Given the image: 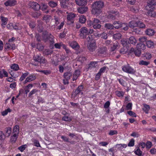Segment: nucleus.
<instances>
[{
    "mask_svg": "<svg viewBox=\"0 0 156 156\" xmlns=\"http://www.w3.org/2000/svg\"><path fill=\"white\" fill-rule=\"evenodd\" d=\"M104 3L100 1H97L92 5L91 12L94 15H98L102 12L101 9L104 6Z\"/></svg>",
    "mask_w": 156,
    "mask_h": 156,
    "instance_id": "f257e3e1",
    "label": "nucleus"
},
{
    "mask_svg": "<svg viewBox=\"0 0 156 156\" xmlns=\"http://www.w3.org/2000/svg\"><path fill=\"white\" fill-rule=\"evenodd\" d=\"M122 69L124 72L130 74H134L136 73L135 69L131 67L128 64L122 66Z\"/></svg>",
    "mask_w": 156,
    "mask_h": 156,
    "instance_id": "f03ea898",
    "label": "nucleus"
},
{
    "mask_svg": "<svg viewBox=\"0 0 156 156\" xmlns=\"http://www.w3.org/2000/svg\"><path fill=\"white\" fill-rule=\"evenodd\" d=\"M80 34H79L80 37L82 39L86 38L88 35V30L86 27H82L79 30Z\"/></svg>",
    "mask_w": 156,
    "mask_h": 156,
    "instance_id": "7ed1b4c3",
    "label": "nucleus"
},
{
    "mask_svg": "<svg viewBox=\"0 0 156 156\" xmlns=\"http://www.w3.org/2000/svg\"><path fill=\"white\" fill-rule=\"evenodd\" d=\"M75 17V15L74 13L71 12L67 16V24L72 26L74 23V19Z\"/></svg>",
    "mask_w": 156,
    "mask_h": 156,
    "instance_id": "20e7f679",
    "label": "nucleus"
},
{
    "mask_svg": "<svg viewBox=\"0 0 156 156\" xmlns=\"http://www.w3.org/2000/svg\"><path fill=\"white\" fill-rule=\"evenodd\" d=\"M87 48L90 52H94L96 49V41L95 40L91 41L87 46Z\"/></svg>",
    "mask_w": 156,
    "mask_h": 156,
    "instance_id": "39448f33",
    "label": "nucleus"
},
{
    "mask_svg": "<svg viewBox=\"0 0 156 156\" xmlns=\"http://www.w3.org/2000/svg\"><path fill=\"white\" fill-rule=\"evenodd\" d=\"M156 5V0H148L147 5L146 6V9L150 10L151 9H155V6Z\"/></svg>",
    "mask_w": 156,
    "mask_h": 156,
    "instance_id": "423d86ee",
    "label": "nucleus"
},
{
    "mask_svg": "<svg viewBox=\"0 0 156 156\" xmlns=\"http://www.w3.org/2000/svg\"><path fill=\"white\" fill-rule=\"evenodd\" d=\"M101 22L99 20L96 18L93 19V27L95 29H100L101 27V25L100 24Z\"/></svg>",
    "mask_w": 156,
    "mask_h": 156,
    "instance_id": "0eeeda50",
    "label": "nucleus"
},
{
    "mask_svg": "<svg viewBox=\"0 0 156 156\" xmlns=\"http://www.w3.org/2000/svg\"><path fill=\"white\" fill-rule=\"evenodd\" d=\"M29 5L31 8L35 10H38L41 8L40 5L36 2H31L29 3Z\"/></svg>",
    "mask_w": 156,
    "mask_h": 156,
    "instance_id": "6e6552de",
    "label": "nucleus"
},
{
    "mask_svg": "<svg viewBox=\"0 0 156 156\" xmlns=\"http://www.w3.org/2000/svg\"><path fill=\"white\" fill-rule=\"evenodd\" d=\"M107 48L106 47H102L99 48L97 50V54L98 55H105L107 53Z\"/></svg>",
    "mask_w": 156,
    "mask_h": 156,
    "instance_id": "1a4fd4ad",
    "label": "nucleus"
},
{
    "mask_svg": "<svg viewBox=\"0 0 156 156\" xmlns=\"http://www.w3.org/2000/svg\"><path fill=\"white\" fill-rule=\"evenodd\" d=\"M113 26L114 28L117 29H119L124 26L125 25L124 23H122L120 21H114L113 23Z\"/></svg>",
    "mask_w": 156,
    "mask_h": 156,
    "instance_id": "9d476101",
    "label": "nucleus"
},
{
    "mask_svg": "<svg viewBox=\"0 0 156 156\" xmlns=\"http://www.w3.org/2000/svg\"><path fill=\"white\" fill-rule=\"evenodd\" d=\"M16 0H8L4 3L6 6H13L16 4Z\"/></svg>",
    "mask_w": 156,
    "mask_h": 156,
    "instance_id": "9b49d317",
    "label": "nucleus"
},
{
    "mask_svg": "<svg viewBox=\"0 0 156 156\" xmlns=\"http://www.w3.org/2000/svg\"><path fill=\"white\" fill-rule=\"evenodd\" d=\"M155 9H151L150 10L146 9L147 10V15L151 17H154L156 16V12L154 11Z\"/></svg>",
    "mask_w": 156,
    "mask_h": 156,
    "instance_id": "f8f14e48",
    "label": "nucleus"
},
{
    "mask_svg": "<svg viewBox=\"0 0 156 156\" xmlns=\"http://www.w3.org/2000/svg\"><path fill=\"white\" fill-rule=\"evenodd\" d=\"M76 3L79 6H84L87 5V2L90 0H75Z\"/></svg>",
    "mask_w": 156,
    "mask_h": 156,
    "instance_id": "ddd939ff",
    "label": "nucleus"
},
{
    "mask_svg": "<svg viewBox=\"0 0 156 156\" xmlns=\"http://www.w3.org/2000/svg\"><path fill=\"white\" fill-rule=\"evenodd\" d=\"M121 44L126 48L129 47V43L128 38H123L120 40Z\"/></svg>",
    "mask_w": 156,
    "mask_h": 156,
    "instance_id": "4468645a",
    "label": "nucleus"
},
{
    "mask_svg": "<svg viewBox=\"0 0 156 156\" xmlns=\"http://www.w3.org/2000/svg\"><path fill=\"white\" fill-rule=\"evenodd\" d=\"M69 0H62L60 2V6L62 8L66 9L69 6Z\"/></svg>",
    "mask_w": 156,
    "mask_h": 156,
    "instance_id": "2eb2a0df",
    "label": "nucleus"
},
{
    "mask_svg": "<svg viewBox=\"0 0 156 156\" xmlns=\"http://www.w3.org/2000/svg\"><path fill=\"white\" fill-rule=\"evenodd\" d=\"M70 46L73 48L78 50L80 46L76 41H72L69 43Z\"/></svg>",
    "mask_w": 156,
    "mask_h": 156,
    "instance_id": "dca6fc26",
    "label": "nucleus"
},
{
    "mask_svg": "<svg viewBox=\"0 0 156 156\" xmlns=\"http://www.w3.org/2000/svg\"><path fill=\"white\" fill-rule=\"evenodd\" d=\"M42 36V40L45 42H47L48 39V37L49 36L48 34V32L47 31L43 32Z\"/></svg>",
    "mask_w": 156,
    "mask_h": 156,
    "instance_id": "f3484780",
    "label": "nucleus"
},
{
    "mask_svg": "<svg viewBox=\"0 0 156 156\" xmlns=\"http://www.w3.org/2000/svg\"><path fill=\"white\" fill-rule=\"evenodd\" d=\"M1 18L2 23L1 24V26L2 27H5V26L7 23V22L8 20V18H7L4 17L3 16H1Z\"/></svg>",
    "mask_w": 156,
    "mask_h": 156,
    "instance_id": "a211bd4d",
    "label": "nucleus"
},
{
    "mask_svg": "<svg viewBox=\"0 0 156 156\" xmlns=\"http://www.w3.org/2000/svg\"><path fill=\"white\" fill-rule=\"evenodd\" d=\"M83 89V85H81L79 86L75 90V91H74L73 93V94H74L75 96H76V95L79 94L80 92L82 91Z\"/></svg>",
    "mask_w": 156,
    "mask_h": 156,
    "instance_id": "6ab92c4d",
    "label": "nucleus"
},
{
    "mask_svg": "<svg viewBox=\"0 0 156 156\" xmlns=\"http://www.w3.org/2000/svg\"><path fill=\"white\" fill-rule=\"evenodd\" d=\"M36 76L34 75H31L27 77L24 81V83H26L28 82L34 80L36 79Z\"/></svg>",
    "mask_w": 156,
    "mask_h": 156,
    "instance_id": "aec40b11",
    "label": "nucleus"
},
{
    "mask_svg": "<svg viewBox=\"0 0 156 156\" xmlns=\"http://www.w3.org/2000/svg\"><path fill=\"white\" fill-rule=\"evenodd\" d=\"M41 9L43 11H45L44 12L47 13L48 12V10H47V8L48 7L47 4L42 3L41 6Z\"/></svg>",
    "mask_w": 156,
    "mask_h": 156,
    "instance_id": "412c9836",
    "label": "nucleus"
},
{
    "mask_svg": "<svg viewBox=\"0 0 156 156\" xmlns=\"http://www.w3.org/2000/svg\"><path fill=\"white\" fill-rule=\"evenodd\" d=\"M145 33L146 34L148 35L152 36L154 34L155 32L154 30L153 29H148L145 31Z\"/></svg>",
    "mask_w": 156,
    "mask_h": 156,
    "instance_id": "4be33fe9",
    "label": "nucleus"
},
{
    "mask_svg": "<svg viewBox=\"0 0 156 156\" xmlns=\"http://www.w3.org/2000/svg\"><path fill=\"white\" fill-rule=\"evenodd\" d=\"M128 40L129 44H132L135 45L136 42V40L134 36L130 37Z\"/></svg>",
    "mask_w": 156,
    "mask_h": 156,
    "instance_id": "5701e85b",
    "label": "nucleus"
},
{
    "mask_svg": "<svg viewBox=\"0 0 156 156\" xmlns=\"http://www.w3.org/2000/svg\"><path fill=\"white\" fill-rule=\"evenodd\" d=\"M146 46L145 44L140 43H138L136 45V48L140 50H144L145 49Z\"/></svg>",
    "mask_w": 156,
    "mask_h": 156,
    "instance_id": "b1692460",
    "label": "nucleus"
},
{
    "mask_svg": "<svg viewBox=\"0 0 156 156\" xmlns=\"http://www.w3.org/2000/svg\"><path fill=\"white\" fill-rule=\"evenodd\" d=\"M88 9V8L86 7H80L78 9V12L81 14H83L86 12Z\"/></svg>",
    "mask_w": 156,
    "mask_h": 156,
    "instance_id": "393cba45",
    "label": "nucleus"
},
{
    "mask_svg": "<svg viewBox=\"0 0 156 156\" xmlns=\"http://www.w3.org/2000/svg\"><path fill=\"white\" fill-rule=\"evenodd\" d=\"M53 52V51L50 49H45L43 51V54L44 55H51Z\"/></svg>",
    "mask_w": 156,
    "mask_h": 156,
    "instance_id": "a878e982",
    "label": "nucleus"
},
{
    "mask_svg": "<svg viewBox=\"0 0 156 156\" xmlns=\"http://www.w3.org/2000/svg\"><path fill=\"white\" fill-rule=\"evenodd\" d=\"M119 45L118 42L115 41L113 44L112 47H111V50L112 51H115L117 48H119Z\"/></svg>",
    "mask_w": 156,
    "mask_h": 156,
    "instance_id": "bb28decb",
    "label": "nucleus"
},
{
    "mask_svg": "<svg viewBox=\"0 0 156 156\" xmlns=\"http://www.w3.org/2000/svg\"><path fill=\"white\" fill-rule=\"evenodd\" d=\"M18 136V134L14 133L12 136H11L10 138V141L12 143H15Z\"/></svg>",
    "mask_w": 156,
    "mask_h": 156,
    "instance_id": "cd10ccee",
    "label": "nucleus"
},
{
    "mask_svg": "<svg viewBox=\"0 0 156 156\" xmlns=\"http://www.w3.org/2000/svg\"><path fill=\"white\" fill-rule=\"evenodd\" d=\"M79 20L80 23L82 24L85 23L86 21V16L84 15H81L79 17Z\"/></svg>",
    "mask_w": 156,
    "mask_h": 156,
    "instance_id": "c85d7f7f",
    "label": "nucleus"
},
{
    "mask_svg": "<svg viewBox=\"0 0 156 156\" xmlns=\"http://www.w3.org/2000/svg\"><path fill=\"white\" fill-rule=\"evenodd\" d=\"M72 75V73L70 72L65 73L64 74V76L65 79L69 80L70 79Z\"/></svg>",
    "mask_w": 156,
    "mask_h": 156,
    "instance_id": "c756f323",
    "label": "nucleus"
},
{
    "mask_svg": "<svg viewBox=\"0 0 156 156\" xmlns=\"http://www.w3.org/2000/svg\"><path fill=\"white\" fill-rule=\"evenodd\" d=\"M53 20H55V26H57L60 22V17L57 16H55Z\"/></svg>",
    "mask_w": 156,
    "mask_h": 156,
    "instance_id": "7c9ffc66",
    "label": "nucleus"
},
{
    "mask_svg": "<svg viewBox=\"0 0 156 156\" xmlns=\"http://www.w3.org/2000/svg\"><path fill=\"white\" fill-rule=\"evenodd\" d=\"M94 36H95L96 37H99L101 36L102 38L105 39L108 37L107 34L106 33L104 32L102 33L101 34H97L96 35L94 34Z\"/></svg>",
    "mask_w": 156,
    "mask_h": 156,
    "instance_id": "2f4dec72",
    "label": "nucleus"
},
{
    "mask_svg": "<svg viewBox=\"0 0 156 156\" xmlns=\"http://www.w3.org/2000/svg\"><path fill=\"white\" fill-rule=\"evenodd\" d=\"M147 46L149 48H153L154 47V43L151 41H147L146 42Z\"/></svg>",
    "mask_w": 156,
    "mask_h": 156,
    "instance_id": "473e14b6",
    "label": "nucleus"
},
{
    "mask_svg": "<svg viewBox=\"0 0 156 156\" xmlns=\"http://www.w3.org/2000/svg\"><path fill=\"white\" fill-rule=\"evenodd\" d=\"M105 27L108 30H112L114 29L113 24L110 23H106L105 25Z\"/></svg>",
    "mask_w": 156,
    "mask_h": 156,
    "instance_id": "72a5a7b5",
    "label": "nucleus"
},
{
    "mask_svg": "<svg viewBox=\"0 0 156 156\" xmlns=\"http://www.w3.org/2000/svg\"><path fill=\"white\" fill-rule=\"evenodd\" d=\"M144 108H143V110L147 114L148 113V111L150 109V107L149 105H146L144 104Z\"/></svg>",
    "mask_w": 156,
    "mask_h": 156,
    "instance_id": "f704fd0d",
    "label": "nucleus"
},
{
    "mask_svg": "<svg viewBox=\"0 0 156 156\" xmlns=\"http://www.w3.org/2000/svg\"><path fill=\"white\" fill-rule=\"evenodd\" d=\"M96 63L95 62H92L88 65L87 69H91L92 68H94L95 67V64Z\"/></svg>",
    "mask_w": 156,
    "mask_h": 156,
    "instance_id": "c9c22d12",
    "label": "nucleus"
},
{
    "mask_svg": "<svg viewBox=\"0 0 156 156\" xmlns=\"http://www.w3.org/2000/svg\"><path fill=\"white\" fill-rule=\"evenodd\" d=\"M137 26L142 28H144L145 27V25L141 21H138L137 22Z\"/></svg>",
    "mask_w": 156,
    "mask_h": 156,
    "instance_id": "e433bc0d",
    "label": "nucleus"
},
{
    "mask_svg": "<svg viewBox=\"0 0 156 156\" xmlns=\"http://www.w3.org/2000/svg\"><path fill=\"white\" fill-rule=\"evenodd\" d=\"M48 4L51 7L54 8L57 6V3L53 1H50L48 2Z\"/></svg>",
    "mask_w": 156,
    "mask_h": 156,
    "instance_id": "4c0bfd02",
    "label": "nucleus"
},
{
    "mask_svg": "<svg viewBox=\"0 0 156 156\" xmlns=\"http://www.w3.org/2000/svg\"><path fill=\"white\" fill-rule=\"evenodd\" d=\"M126 147L127 145L125 144H117L116 145V147H117L119 150H120L123 148H125Z\"/></svg>",
    "mask_w": 156,
    "mask_h": 156,
    "instance_id": "58836bf2",
    "label": "nucleus"
},
{
    "mask_svg": "<svg viewBox=\"0 0 156 156\" xmlns=\"http://www.w3.org/2000/svg\"><path fill=\"white\" fill-rule=\"evenodd\" d=\"M122 35L120 33H117L114 34L113 35V37L115 40H119L122 37Z\"/></svg>",
    "mask_w": 156,
    "mask_h": 156,
    "instance_id": "ea45409f",
    "label": "nucleus"
},
{
    "mask_svg": "<svg viewBox=\"0 0 156 156\" xmlns=\"http://www.w3.org/2000/svg\"><path fill=\"white\" fill-rule=\"evenodd\" d=\"M41 57L39 55H37L33 56V59L35 62L39 63L40 61H41Z\"/></svg>",
    "mask_w": 156,
    "mask_h": 156,
    "instance_id": "a19ab883",
    "label": "nucleus"
},
{
    "mask_svg": "<svg viewBox=\"0 0 156 156\" xmlns=\"http://www.w3.org/2000/svg\"><path fill=\"white\" fill-rule=\"evenodd\" d=\"M116 95L119 97H123L124 95V93L122 91H115Z\"/></svg>",
    "mask_w": 156,
    "mask_h": 156,
    "instance_id": "79ce46f5",
    "label": "nucleus"
},
{
    "mask_svg": "<svg viewBox=\"0 0 156 156\" xmlns=\"http://www.w3.org/2000/svg\"><path fill=\"white\" fill-rule=\"evenodd\" d=\"M129 26L132 28H133L134 27L137 26V22L134 21H132L129 22Z\"/></svg>",
    "mask_w": 156,
    "mask_h": 156,
    "instance_id": "37998d69",
    "label": "nucleus"
},
{
    "mask_svg": "<svg viewBox=\"0 0 156 156\" xmlns=\"http://www.w3.org/2000/svg\"><path fill=\"white\" fill-rule=\"evenodd\" d=\"M48 40L49 41L50 45H53L54 44V41L53 39V36L51 34L48 37Z\"/></svg>",
    "mask_w": 156,
    "mask_h": 156,
    "instance_id": "c03bdc74",
    "label": "nucleus"
},
{
    "mask_svg": "<svg viewBox=\"0 0 156 156\" xmlns=\"http://www.w3.org/2000/svg\"><path fill=\"white\" fill-rule=\"evenodd\" d=\"M150 62L149 61H144L142 60L140 61L139 62V64L140 65H144L147 66L150 64Z\"/></svg>",
    "mask_w": 156,
    "mask_h": 156,
    "instance_id": "a18cd8bd",
    "label": "nucleus"
},
{
    "mask_svg": "<svg viewBox=\"0 0 156 156\" xmlns=\"http://www.w3.org/2000/svg\"><path fill=\"white\" fill-rule=\"evenodd\" d=\"M38 90L36 89H33L31 90L29 93L28 94V97H31L34 94L38 92Z\"/></svg>",
    "mask_w": 156,
    "mask_h": 156,
    "instance_id": "49530a36",
    "label": "nucleus"
},
{
    "mask_svg": "<svg viewBox=\"0 0 156 156\" xmlns=\"http://www.w3.org/2000/svg\"><path fill=\"white\" fill-rule=\"evenodd\" d=\"M37 71L41 73H42L46 75L50 74L51 73V71L49 70H38Z\"/></svg>",
    "mask_w": 156,
    "mask_h": 156,
    "instance_id": "de8ad7c7",
    "label": "nucleus"
},
{
    "mask_svg": "<svg viewBox=\"0 0 156 156\" xmlns=\"http://www.w3.org/2000/svg\"><path fill=\"white\" fill-rule=\"evenodd\" d=\"M62 120L65 121H70L72 120L71 118L66 115L64 116L62 118Z\"/></svg>",
    "mask_w": 156,
    "mask_h": 156,
    "instance_id": "09e8293b",
    "label": "nucleus"
},
{
    "mask_svg": "<svg viewBox=\"0 0 156 156\" xmlns=\"http://www.w3.org/2000/svg\"><path fill=\"white\" fill-rule=\"evenodd\" d=\"M35 38L36 39L37 41L38 42H41V40H42L41 36L38 34H36Z\"/></svg>",
    "mask_w": 156,
    "mask_h": 156,
    "instance_id": "8fccbe9b",
    "label": "nucleus"
},
{
    "mask_svg": "<svg viewBox=\"0 0 156 156\" xmlns=\"http://www.w3.org/2000/svg\"><path fill=\"white\" fill-rule=\"evenodd\" d=\"M6 129L5 136L8 137L10 135L11 133V128L9 127L7 128Z\"/></svg>",
    "mask_w": 156,
    "mask_h": 156,
    "instance_id": "3c124183",
    "label": "nucleus"
},
{
    "mask_svg": "<svg viewBox=\"0 0 156 156\" xmlns=\"http://www.w3.org/2000/svg\"><path fill=\"white\" fill-rule=\"evenodd\" d=\"M11 68L12 69L14 70L15 71H17L19 69L18 65L16 64H13L11 66Z\"/></svg>",
    "mask_w": 156,
    "mask_h": 156,
    "instance_id": "603ef678",
    "label": "nucleus"
},
{
    "mask_svg": "<svg viewBox=\"0 0 156 156\" xmlns=\"http://www.w3.org/2000/svg\"><path fill=\"white\" fill-rule=\"evenodd\" d=\"M117 15L110 14L108 15V17L110 19L114 20L117 19Z\"/></svg>",
    "mask_w": 156,
    "mask_h": 156,
    "instance_id": "864d4df0",
    "label": "nucleus"
},
{
    "mask_svg": "<svg viewBox=\"0 0 156 156\" xmlns=\"http://www.w3.org/2000/svg\"><path fill=\"white\" fill-rule=\"evenodd\" d=\"M144 57H145L147 59L149 60L151 58L152 55L150 53L147 52L144 54Z\"/></svg>",
    "mask_w": 156,
    "mask_h": 156,
    "instance_id": "5fc2aeb1",
    "label": "nucleus"
},
{
    "mask_svg": "<svg viewBox=\"0 0 156 156\" xmlns=\"http://www.w3.org/2000/svg\"><path fill=\"white\" fill-rule=\"evenodd\" d=\"M33 142L34 143V146L37 147H41L39 142L38 140L35 139H33Z\"/></svg>",
    "mask_w": 156,
    "mask_h": 156,
    "instance_id": "6e6d98bb",
    "label": "nucleus"
},
{
    "mask_svg": "<svg viewBox=\"0 0 156 156\" xmlns=\"http://www.w3.org/2000/svg\"><path fill=\"white\" fill-rule=\"evenodd\" d=\"M28 74V73L27 72V73H23L22 75L21 76V77L20 79V81H23L27 77Z\"/></svg>",
    "mask_w": 156,
    "mask_h": 156,
    "instance_id": "4d7b16f0",
    "label": "nucleus"
},
{
    "mask_svg": "<svg viewBox=\"0 0 156 156\" xmlns=\"http://www.w3.org/2000/svg\"><path fill=\"white\" fill-rule=\"evenodd\" d=\"M141 50L137 48V49L134 51V53L136 56L140 57L141 54Z\"/></svg>",
    "mask_w": 156,
    "mask_h": 156,
    "instance_id": "13d9d810",
    "label": "nucleus"
},
{
    "mask_svg": "<svg viewBox=\"0 0 156 156\" xmlns=\"http://www.w3.org/2000/svg\"><path fill=\"white\" fill-rule=\"evenodd\" d=\"M11 111V109L9 108L5 110L4 111L1 112L2 115L3 116H5L7 114L8 112H10Z\"/></svg>",
    "mask_w": 156,
    "mask_h": 156,
    "instance_id": "bf43d9fd",
    "label": "nucleus"
},
{
    "mask_svg": "<svg viewBox=\"0 0 156 156\" xmlns=\"http://www.w3.org/2000/svg\"><path fill=\"white\" fill-rule=\"evenodd\" d=\"M44 102V99L40 97H37V103L39 104L40 103H43Z\"/></svg>",
    "mask_w": 156,
    "mask_h": 156,
    "instance_id": "052dcab7",
    "label": "nucleus"
},
{
    "mask_svg": "<svg viewBox=\"0 0 156 156\" xmlns=\"http://www.w3.org/2000/svg\"><path fill=\"white\" fill-rule=\"evenodd\" d=\"M125 47L122 48L119 51V52L120 54H124L127 52L128 48H125Z\"/></svg>",
    "mask_w": 156,
    "mask_h": 156,
    "instance_id": "680f3d73",
    "label": "nucleus"
},
{
    "mask_svg": "<svg viewBox=\"0 0 156 156\" xmlns=\"http://www.w3.org/2000/svg\"><path fill=\"white\" fill-rule=\"evenodd\" d=\"M37 48L39 51H42L43 50L44 47L43 46L41 45L40 44L38 43L37 44Z\"/></svg>",
    "mask_w": 156,
    "mask_h": 156,
    "instance_id": "e2e57ef3",
    "label": "nucleus"
},
{
    "mask_svg": "<svg viewBox=\"0 0 156 156\" xmlns=\"http://www.w3.org/2000/svg\"><path fill=\"white\" fill-rule=\"evenodd\" d=\"M41 15V13L38 12H34L32 14V16L34 18H37Z\"/></svg>",
    "mask_w": 156,
    "mask_h": 156,
    "instance_id": "0e129e2a",
    "label": "nucleus"
},
{
    "mask_svg": "<svg viewBox=\"0 0 156 156\" xmlns=\"http://www.w3.org/2000/svg\"><path fill=\"white\" fill-rule=\"evenodd\" d=\"M146 148L148 149H149L152 146V144L151 141H148L146 142Z\"/></svg>",
    "mask_w": 156,
    "mask_h": 156,
    "instance_id": "69168bd1",
    "label": "nucleus"
},
{
    "mask_svg": "<svg viewBox=\"0 0 156 156\" xmlns=\"http://www.w3.org/2000/svg\"><path fill=\"white\" fill-rule=\"evenodd\" d=\"M27 145L26 144L23 145L19 147L18 148V150H19L20 151L23 152L24 151Z\"/></svg>",
    "mask_w": 156,
    "mask_h": 156,
    "instance_id": "338daca9",
    "label": "nucleus"
},
{
    "mask_svg": "<svg viewBox=\"0 0 156 156\" xmlns=\"http://www.w3.org/2000/svg\"><path fill=\"white\" fill-rule=\"evenodd\" d=\"M51 17L50 16L46 15L44 16L43 18V20L45 21L46 23L49 22V18Z\"/></svg>",
    "mask_w": 156,
    "mask_h": 156,
    "instance_id": "774afa93",
    "label": "nucleus"
}]
</instances>
